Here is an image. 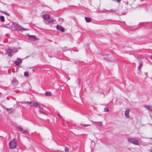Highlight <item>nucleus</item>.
Segmentation results:
<instances>
[{"label":"nucleus","mask_w":152,"mask_h":152,"mask_svg":"<svg viewBox=\"0 0 152 152\" xmlns=\"http://www.w3.org/2000/svg\"><path fill=\"white\" fill-rule=\"evenodd\" d=\"M144 107L147 109L152 111V105H145Z\"/></svg>","instance_id":"13"},{"label":"nucleus","mask_w":152,"mask_h":152,"mask_svg":"<svg viewBox=\"0 0 152 152\" xmlns=\"http://www.w3.org/2000/svg\"><path fill=\"white\" fill-rule=\"evenodd\" d=\"M1 13H2L3 14H5L7 16H9L10 15V14L9 13H7L3 11H1Z\"/></svg>","instance_id":"20"},{"label":"nucleus","mask_w":152,"mask_h":152,"mask_svg":"<svg viewBox=\"0 0 152 152\" xmlns=\"http://www.w3.org/2000/svg\"><path fill=\"white\" fill-rule=\"evenodd\" d=\"M80 126H81V128L82 127H86L88 126H90V125H89V124L86 125V124H80Z\"/></svg>","instance_id":"19"},{"label":"nucleus","mask_w":152,"mask_h":152,"mask_svg":"<svg viewBox=\"0 0 152 152\" xmlns=\"http://www.w3.org/2000/svg\"><path fill=\"white\" fill-rule=\"evenodd\" d=\"M142 65H143V63L142 62H140L139 63V65L138 67V68L140 69L142 66Z\"/></svg>","instance_id":"22"},{"label":"nucleus","mask_w":152,"mask_h":152,"mask_svg":"<svg viewBox=\"0 0 152 152\" xmlns=\"http://www.w3.org/2000/svg\"><path fill=\"white\" fill-rule=\"evenodd\" d=\"M127 140L129 142L135 145H139V141L135 138H128Z\"/></svg>","instance_id":"3"},{"label":"nucleus","mask_w":152,"mask_h":152,"mask_svg":"<svg viewBox=\"0 0 152 152\" xmlns=\"http://www.w3.org/2000/svg\"><path fill=\"white\" fill-rule=\"evenodd\" d=\"M22 62L21 59L18 58L17 59V61H15V64L17 66H18L19 65L20 63H21Z\"/></svg>","instance_id":"11"},{"label":"nucleus","mask_w":152,"mask_h":152,"mask_svg":"<svg viewBox=\"0 0 152 152\" xmlns=\"http://www.w3.org/2000/svg\"><path fill=\"white\" fill-rule=\"evenodd\" d=\"M12 25L18 31H23V30L26 31L29 30L28 29H26L23 28L21 26L18 24L15 23H13Z\"/></svg>","instance_id":"1"},{"label":"nucleus","mask_w":152,"mask_h":152,"mask_svg":"<svg viewBox=\"0 0 152 152\" xmlns=\"http://www.w3.org/2000/svg\"><path fill=\"white\" fill-rule=\"evenodd\" d=\"M73 127L75 129H80L81 128V126H80V125H77L76 124H74L73 125Z\"/></svg>","instance_id":"17"},{"label":"nucleus","mask_w":152,"mask_h":152,"mask_svg":"<svg viewBox=\"0 0 152 152\" xmlns=\"http://www.w3.org/2000/svg\"><path fill=\"white\" fill-rule=\"evenodd\" d=\"M124 22V23H125V22L124 21V22Z\"/></svg>","instance_id":"38"},{"label":"nucleus","mask_w":152,"mask_h":152,"mask_svg":"<svg viewBox=\"0 0 152 152\" xmlns=\"http://www.w3.org/2000/svg\"><path fill=\"white\" fill-rule=\"evenodd\" d=\"M6 110L7 111L10 113H11L13 111V110L12 108H6Z\"/></svg>","instance_id":"16"},{"label":"nucleus","mask_w":152,"mask_h":152,"mask_svg":"<svg viewBox=\"0 0 152 152\" xmlns=\"http://www.w3.org/2000/svg\"><path fill=\"white\" fill-rule=\"evenodd\" d=\"M91 122L93 123H94L95 124L99 126L100 127H102L103 126V124L102 121H95L94 122L92 121H91Z\"/></svg>","instance_id":"8"},{"label":"nucleus","mask_w":152,"mask_h":152,"mask_svg":"<svg viewBox=\"0 0 152 152\" xmlns=\"http://www.w3.org/2000/svg\"><path fill=\"white\" fill-rule=\"evenodd\" d=\"M85 20L87 22H90L91 20V18L88 17H85Z\"/></svg>","instance_id":"15"},{"label":"nucleus","mask_w":152,"mask_h":152,"mask_svg":"<svg viewBox=\"0 0 152 152\" xmlns=\"http://www.w3.org/2000/svg\"><path fill=\"white\" fill-rule=\"evenodd\" d=\"M150 58L152 60V55L150 57Z\"/></svg>","instance_id":"34"},{"label":"nucleus","mask_w":152,"mask_h":152,"mask_svg":"<svg viewBox=\"0 0 152 152\" xmlns=\"http://www.w3.org/2000/svg\"><path fill=\"white\" fill-rule=\"evenodd\" d=\"M16 141L15 140L11 141L9 144L10 148L12 149L15 148L16 147Z\"/></svg>","instance_id":"4"},{"label":"nucleus","mask_w":152,"mask_h":152,"mask_svg":"<svg viewBox=\"0 0 152 152\" xmlns=\"http://www.w3.org/2000/svg\"><path fill=\"white\" fill-rule=\"evenodd\" d=\"M42 18L48 21V23H52L53 22V19L50 18V16L48 14L43 15Z\"/></svg>","instance_id":"2"},{"label":"nucleus","mask_w":152,"mask_h":152,"mask_svg":"<svg viewBox=\"0 0 152 152\" xmlns=\"http://www.w3.org/2000/svg\"><path fill=\"white\" fill-rule=\"evenodd\" d=\"M129 112L130 110L128 109H126L125 112V115L126 117L128 118L129 117Z\"/></svg>","instance_id":"12"},{"label":"nucleus","mask_w":152,"mask_h":152,"mask_svg":"<svg viewBox=\"0 0 152 152\" xmlns=\"http://www.w3.org/2000/svg\"><path fill=\"white\" fill-rule=\"evenodd\" d=\"M0 19L1 21L2 22H4V17L3 16H1L0 17Z\"/></svg>","instance_id":"23"},{"label":"nucleus","mask_w":152,"mask_h":152,"mask_svg":"<svg viewBox=\"0 0 152 152\" xmlns=\"http://www.w3.org/2000/svg\"><path fill=\"white\" fill-rule=\"evenodd\" d=\"M28 38L29 39L32 40L34 41L37 40L36 36L34 35H29L28 36Z\"/></svg>","instance_id":"9"},{"label":"nucleus","mask_w":152,"mask_h":152,"mask_svg":"<svg viewBox=\"0 0 152 152\" xmlns=\"http://www.w3.org/2000/svg\"><path fill=\"white\" fill-rule=\"evenodd\" d=\"M4 27H6V28H8L7 26H4Z\"/></svg>","instance_id":"37"},{"label":"nucleus","mask_w":152,"mask_h":152,"mask_svg":"<svg viewBox=\"0 0 152 152\" xmlns=\"http://www.w3.org/2000/svg\"><path fill=\"white\" fill-rule=\"evenodd\" d=\"M65 152H69V149L68 147H66L65 148Z\"/></svg>","instance_id":"26"},{"label":"nucleus","mask_w":152,"mask_h":152,"mask_svg":"<svg viewBox=\"0 0 152 152\" xmlns=\"http://www.w3.org/2000/svg\"><path fill=\"white\" fill-rule=\"evenodd\" d=\"M36 103V102H35V101H32L31 102V103L30 105V106H33L34 107V104H35Z\"/></svg>","instance_id":"24"},{"label":"nucleus","mask_w":152,"mask_h":152,"mask_svg":"<svg viewBox=\"0 0 152 152\" xmlns=\"http://www.w3.org/2000/svg\"><path fill=\"white\" fill-rule=\"evenodd\" d=\"M56 27V29L58 30H60L61 32H64V28L62 26L57 25Z\"/></svg>","instance_id":"10"},{"label":"nucleus","mask_w":152,"mask_h":152,"mask_svg":"<svg viewBox=\"0 0 152 152\" xmlns=\"http://www.w3.org/2000/svg\"><path fill=\"white\" fill-rule=\"evenodd\" d=\"M22 103H26V104H30V105H31V102H22Z\"/></svg>","instance_id":"27"},{"label":"nucleus","mask_w":152,"mask_h":152,"mask_svg":"<svg viewBox=\"0 0 152 152\" xmlns=\"http://www.w3.org/2000/svg\"><path fill=\"white\" fill-rule=\"evenodd\" d=\"M58 115L59 116H60V117H61V116L60 115Z\"/></svg>","instance_id":"39"},{"label":"nucleus","mask_w":152,"mask_h":152,"mask_svg":"<svg viewBox=\"0 0 152 152\" xmlns=\"http://www.w3.org/2000/svg\"><path fill=\"white\" fill-rule=\"evenodd\" d=\"M21 103H22V104H25L26 103H22V102H21Z\"/></svg>","instance_id":"36"},{"label":"nucleus","mask_w":152,"mask_h":152,"mask_svg":"<svg viewBox=\"0 0 152 152\" xmlns=\"http://www.w3.org/2000/svg\"><path fill=\"white\" fill-rule=\"evenodd\" d=\"M108 54H104V56H106V57H107V56H108Z\"/></svg>","instance_id":"32"},{"label":"nucleus","mask_w":152,"mask_h":152,"mask_svg":"<svg viewBox=\"0 0 152 152\" xmlns=\"http://www.w3.org/2000/svg\"><path fill=\"white\" fill-rule=\"evenodd\" d=\"M18 50H16V51H12L10 49H8L6 53L9 56H12L16 52L18 51Z\"/></svg>","instance_id":"5"},{"label":"nucleus","mask_w":152,"mask_h":152,"mask_svg":"<svg viewBox=\"0 0 152 152\" xmlns=\"http://www.w3.org/2000/svg\"><path fill=\"white\" fill-rule=\"evenodd\" d=\"M106 11H108V10H106V9H103L102 10V12H105Z\"/></svg>","instance_id":"31"},{"label":"nucleus","mask_w":152,"mask_h":152,"mask_svg":"<svg viewBox=\"0 0 152 152\" xmlns=\"http://www.w3.org/2000/svg\"><path fill=\"white\" fill-rule=\"evenodd\" d=\"M45 95L48 96H50L52 94L51 92L47 91L45 92Z\"/></svg>","instance_id":"18"},{"label":"nucleus","mask_w":152,"mask_h":152,"mask_svg":"<svg viewBox=\"0 0 152 152\" xmlns=\"http://www.w3.org/2000/svg\"><path fill=\"white\" fill-rule=\"evenodd\" d=\"M28 73L27 72H25L24 73V75L26 77H28Z\"/></svg>","instance_id":"25"},{"label":"nucleus","mask_w":152,"mask_h":152,"mask_svg":"<svg viewBox=\"0 0 152 152\" xmlns=\"http://www.w3.org/2000/svg\"><path fill=\"white\" fill-rule=\"evenodd\" d=\"M104 112H108L109 111V110L108 108L106 107L104 108Z\"/></svg>","instance_id":"29"},{"label":"nucleus","mask_w":152,"mask_h":152,"mask_svg":"<svg viewBox=\"0 0 152 152\" xmlns=\"http://www.w3.org/2000/svg\"><path fill=\"white\" fill-rule=\"evenodd\" d=\"M108 11H109V12H115V10H108Z\"/></svg>","instance_id":"30"},{"label":"nucleus","mask_w":152,"mask_h":152,"mask_svg":"<svg viewBox=\"0 0 152 152\" xmlns=\"http://www.w3.org/2000/svg\"><path fill=\"white\" fill-rule=\"evenodd\" d=\"M104 59H105L106 61H113V60H111L110 59H109V58H106L105 57H104Z\"/></svg>","instance_id":"21"},{"label":"nucleus","mask_w":152,"mask_h":152,"mask_svg":"<svg viewBox=\"0 0 152 152\" xmlns=\"http://www.w3.org/2000/svg\"><path fill=\"white\" fill-rule=\"evenodd\" d=\"M39 113L40 114L42 113V114H44V115H46V114L45 113H44V112H42V111H41L40 110H39Z\"/></svg>","instance_id":"28"},{"label":"nucleus","mask_w":152,"mask_h":152,"mask_svg":"<svg viewBox=\"0 0 152 152\" xmlns=\"http://www.w3.org/2000/svg\"><path fill=\"white\" fill-rule=\"evenodd\" d=\"M16 50H18L17 49H16L15 50V49H14L12 50V51H16Z\"/></svg>","instance_id":"33"},{"label":"nucleus","mask_w":152,"mask_h":152,"mask_svg":"<svg viewBox=\"0 0 152 152\" xmlns=\"http://www.w3.org/2000/svg\"><path fill=\"white\" fill-rule=\"evenodd\" d=\"M151 118L152 119V115H150Z\"/></svg>","instance_id":"35"},{"label":"nucleus","mask_w":152,"mask_h":152,"mask_svg":"<svg viewBox=\"0 0 152 152\" xmlns=\"http://www.w3.org/2000/svg\"><path fill=\"white\" fill-rule=\"evenodd\" d=\"M34 107H36V108H39V109H43L42 105L39 103H37L36 102Z\"/></svg>","instance_id":"7"},{"label":"nucleus","mask_w":152,"mask_h":152,"mask_svg":"<svg viewBox=\"0 0 152 152\" xmlns=\"http://www.w3.org/2000/svg\"><path fill=\"white\" fill-rule=\"evenodd\" d=\"M17 129L20 132L22 133H27L28 130L27 129L23 130L21 126H19L17 127Z\"/></svg>","instance_id":"6"},{"label":"nucleus","mask_w":152,"mask_h":152,"mask_svg":"<svg viewBox=\"0 0 152 152\" xmlns=\"http://www.w3.org/2000/svg\"><path fill=\"white\" fill-rule=\"evenodd\" d=\"M11 82L14 83L15 84H17L18 83V80L15 78H14L11 80Z\"/></svg>","instance_id":"14"}]
</instances>
